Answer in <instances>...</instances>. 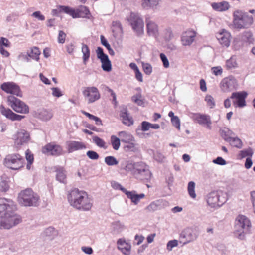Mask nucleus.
Masks as SVG:
<instances>
[{"label":"nucleus","mask_w":255,"mask_h":255,"mask_svg":"<svg viewBox=\"0 0 255 255\" xmlns=\"http://www.w3.org/2000/svg\"><path fill=\"white\" fill-rule=\"evenodd\" d=\"M16 206L14 202L5 198H0V228L9 229L19 224L22 220L14 213Z\"/></svg>","instance_id":"obj_1"},{"label":"nucleus","mask_w":255,"mask_h":255,"mask_svg":"<svg viewBox=\"0 0 255 255\" xmlns=\"http://www.w3.org/2000/svg\"><path fill=\"white\" fill-rule=\"evenodd\" d=\"M160 57L164 67L166 68H168L169 67V63L166 56L164 53H161Z\"/></svg>","instance_id":"obj_61"},{"label":"nucleus","mask_w":255,"mask_h":255,"mask_svg":"<svg viewBox=\"0 0 255 255\" xmlns=\"http://www.w3.org/2000/svg\"><path fill=\"white\" fill-rule=\"evenodd\" d=\"M233 16V27L238 30L248 28L253 22V18L252 16L240 10L235 11Z\"/></svg>","instance_id":"obj_4"},{"label":"nucleus","mask_w":255,"mask_h":255,"mask_svg":"<svg viewBox=\"0 0 255 255\" xmlns=\"http://www.w3.org/2000/svg\"><path fill=\"white\" fill-rule=\"evenodd\" d=\"M120 139L119 137H117L115 135H112L111 136V143L113 148L115 150H118L120 146Z\"/></svg>","instance_id":"obj_42"},{"label":"nucleus","mask_w":255,"mask_h":255,"mask_svg":"<svg viewBox=\"0 0 255 255\" xmlns=\"http://www.w3.org/2000/svg\"><path fill=\"white\" fill-rule=\"evenodd\" d=\"M82 94L87 103H92L100 98L98 89L95 87H87L82 91Z\"/></svg>","instance_id":"obj_13"},{"label":"nucleus","mask_w":255,"mask_h":255,"mask_svg":"<svg viewBox=\"0 0 255 255\" xmlns=\"http://www.w3.org/2000/svg\"><path fill=\"white\" fill-rule=\"evenodd\" d=\"M120 115L122 121V123L125 125L131 126L133 124V119L128 112L126 108H124L121 111Z\"/></svg>","instance_id":"obj_27"},{"label":"nucleus","mask_w":255,"mask_h":255,"mask_svg":"<svg viewBox=\"0 0 255 255\" xmlns=\"http://www.w3.org/2000/svg\"><path fill=\"white\" fill-rule=\"evenodd\" d=\"M178 244H179V240L174 239L169 241L167 244V250L169 251H172L173 248L178 246Z\"/></svg>","instance_id":"obj_51"},{"label":"nucleus","mask_w":255,"mask_h":255,"mask_svg":"<svg viewBox=\"0 0 255 255\" xmlns=\"http://www.w3.org/2000/svg\"><path fill=\"white\" fill-rule=\"evenodd\" d=\"M196 32L194 30H188L184 32L181 37L182 44L183 46H190L195 40Z\"/></svg>","instance_id":"obj_21"},{"label":"nucleus","mask_w":255,"mask_h":255,"mask_svg":"<svg viewBox=\"0 0 255 255\" xmlns=\"http://www.w3.org/2000/svg\"><path fill=\"white\" fill-rule=\"evenodd\" d=\"M227 200V193L222 190L210 193L207 196V202L213 208L219 207Z\"/></svg>","instance_id":"obj_7"},{"label":"nucleus","mask_w":255,"mask_h":255,"mask_svg":"<svg viewBox=\"0 0 255 255\" xmlns=\"http://www.w3.org/2000/svg\"><path fill=\"white\" fill-rule=\"evenodd\" d=\"M253 154V151L252 149L249 147L247 149H244L240 151L239 156L240 158L242 159L246 157H251Z\"/></svg>","instance_id":"obj_43"},{"label":"nucleus","mask_w":255,"mask_h":255,"mask_svg":"<svg viewBox=\"0 0 255 255\" xmlns=\"http://www.w3.org/2000/svg\"><path fill=\"white\" fill-rule=\"evenodd\" d=\"M12 139L14 140V145L17 148H19L28 143L30 139V135L26 130L20 129L13 135Z\"/></svg>","instance_id":"obj_14"},{"label":"nucleus","mask_w":255,"mask_h":255,"mask_svg":"<svg viewBox=\"0 0 255 255\" xmlns=\"http://www.w3.org/2000/svg\"><path fill=\"white\" fill-rule=\"evenodd\" d=\"M111 227L113 232L116 234L121 233L125 228L124 225L120 221L113 222Z\"/></svg>","instance_id":"obj_38"},{"label":"nucleus","mask_w":255,"mask_h":255,"mask_svg":"<svg viewBox=\"0 0 255 255\" xmlns=\"http://www.w3.org/2000/svg\"><path fill=\"white\" fill-rule=\"evenodd\" d=\"M92 140L93 142L98 147L104 149L107 148V147L106 145V142L102 139L97 136H95L92 137Z\"/></svg>","instance_id":"obj_44"},{"label":"nucleus","mask_w":255,"mask_h":255,"mask_svg":"<svg viewBox=\"0 0 255 255\" xmlns=\"http://www.w3.org/2000/svg\"><path fill=\"white\" fill-rule=\"evenodd\" d=\"M211 71L216 76L221 75L223 73V69L221 66L213 67L211 68Z\"/></svg>","instance_id":"obj_62"},{"label":"nucleus","mask_w":255,"mask_h":255,"mask_svg":"<svg viewBox=\"0 0 255 255\" xmlns=\"http://www.w3.org/2000/svg\"><path fill=\"white\" fill-rule=\"evenodd\" d=\"M225 67L228 70H232L239 67L237 57L236 55H232L226 61Z\"/></svg>","instance_id":"obj_31"},{"label":"nucleus","mask_w":255,"mask_h":255,"mask_svg":"<svg viewBox=\"0 0 255 255\" xmlns=\"http://www.w3.org/2000/svg\"><path fill=\"white\" fill-rule=\"evenodd\" d=\"M68 150L69 152L85 148V145L84 143L79 141H70L67 142Z\"/></svg>","instance_id":"obj_29"},{"label":"nucleus","mask_w":255,"mask_h":255,"mask_svg":"<svg viewBox=\"0 0 255 255\" xmlns=\"http://www.w3.org/2000/svg\"><path fill=\"white\" fill-rule=\"evenodd\" d=\"M1 88L7 93L15 95L20 97L22 96V93L19 87L14 82H4L1 85Z\"/></svg>","instance_id":"obj_18"},{"label":"nucleus","mask_w":255,"mask_h":255,"mask_svg":"<svg viewBox=\"0 0 255 255\" xmlns=\"http://www.w3.org/2000/svg\"><path fill=\"white\" fill-rule=\"evenodd\" d=\"M124 169L131 172L137 179L149 181L152 177V173L148 165L143 162L132 163L128 162L125 166L122 164Z\"/></svg>","instance_id":"obj_3"},{"label":"nucleus","mask_w":255,"mask_h":255,"mask_svg":"<svg viewBox=\"0 0 255 255\" xmlns=\"http://www.w3.org/2000/svg\"><path fill=\"white\" fill-rule=\"evenodd\" d=\"M165 202V201L162 199L156 200L152 202L147 207V209L150 211L157 210L159 209H160L162 207V205H164Z\"/></svg>","instance_id":"obj_35"},{"label":"nucleus","mask_w":255,"mask_h":255,"mask_svg":"<svg viewBox=\"0 0 255 255\" xmlns=\"http://www.w3.org/2000/svg\"><path fill=\"white\" fill-rule=\"evenodd\" d=\"M53 117V114L50 111L42 109L38 112V117L43 121H48Z\"/></svg>","instance_id":"obj_33"},{"label":"nucleus","mask_w":255,"mask_h":255,"mask_svg":"<svg viewBox=\"0 0 255 255\" xmlns=\"http://www.w3.org/2000/svg\"><path fill=\"white\" fill-rule=\"evenodd\" d=\"M0 112L3 116L12 121H21L25 117L24 116L14 113L10 109L4 107L2 105L0 106Z\"/></svg>","instance_id":"obj_22"},{"label":"nucleus","mask_w":255,"mask_h":255,"mask_svg":"<svg viewBox=\"0 0 255 255\" xmlns=\"http://www.w3.org/2000/svg\"><path fill=\"white\" fill-rule=\"evenodd\" d=\"M29 57L38 61L39 59L40 51L37 47H33L31 48L30 51L28 52Z\"/></svg>","instance_id":"obj_39"},{"label":"nucleus","mask_w":255,"mask_h":255,"mask_svg":"<svg viewBox=\"0 0 255 255\" xmlns=\"http://www.w3.org/2000/svg\"><path fill=\"white\" fill-rule=\"evenodd\" d=\"M129 67L131 69L134 70L135 75L136 79L139 82L143 81L142 74L140 71L137 65L135 63H131L129 64Z\"/></svg>","instance_id":"obj_37"},{"label":"nucleus","mask_w":255,"mask_h":255,"mask_svg":"<svg viewBox=\"0 0 255 255\" xmlns=\"http://www.w3.org/2000/svg\"><path fill=\"white\" fill-rule=\"evenodd\" d=\"M118 135L122 142L129 144V145L126 146V148L131 149L134 147L133 143L134 141V138L131 133L125 131H122L119 132Z\"/></svg>","instance_id":"obj_23"},{"label":"nucleus","mask_w":255,"mask_h":255,"mask_svg":"<svg viewBox=\"0 0 255 255\" xmlns=\"http://www.w3.org/2000/svg\"><path fill=\"white\" fill-rule=\"evenodd\" d=\"M43 153L47 155L59 156L62 154V147L54 142L47 144L42 149Z\"/></svg>","instance_id":"obj_15"},{"label":"nucleus","mask_w":255,"mask_h":255,"mask_svg":"<svg viewBox=\"0 0 255 255\" xmlns=\"http://www.w3.org/2000/svg\"><path fill=\"white\" fill-rule=\"evenodd\" d=\"M87 156L92 160H97L99 157V154L95 151L89 150L86 153Z\"/></svg>","instance_id":"obj_55"},{"label":"nucleus","mask_w":255,"mask_h":255,"mask_svg":"<svg viewBox=\"0 0 255 255\" xmlns=\"http://www.w3.org/2000/svg\"><path fill=\"white\" fill-rule=\"evenodd\" d=\"M132 100L139 106H141L143 104V102L141 99V96L140 94H137L133 96L132 97Z\"/></svg>","instance_id":"obj_54"},{"label":"nucleus","mask_w":255,"mask_h":255,"mask_svg":"<svg viewBox=\"0 0 255 255\" xmlns=\"http://www.w3.org/2000/svg\"><path fill=\"white\" fill-rule=\"evenodd\" d=\"M247 95L248 94L245 91L233 92L231 96V99L232 100L234 107L239 108L245 107L246 105L245 99Z\"/></svg>","instance_id":"obj_16"},{"label":"nucleus","mask_w":255,"mask_h":255,"mask_svg":"<svg viewBox=\"0 0 255 255\" xmlns=\"http://www.w3.org/2000/svg\"><path fill=\"white\" fill-rule=\"evenodd\" d=\"M213 162L216 164L224 165L226 164V161L221 157H218L213 160Z\"/></svg>","instance_id":"obj_64"},{"label":"nucleus","mask_w":255,"mask_h":255,"mask_svg":"<svg viewBox=\"0 0 255 255\" xmlns=\"http://www.w3.org/2000/svg\"><path fill=\"white\" fill-rule=\"evenodd\" d=\"M112 187L115 189H119L121 190L123 193L126 194V192L125 191H128L126 189L124 188L119 183L113 181L111 183Z\"/></svg>","instance_id":"obj_56"},{"label":"nucleus","mask_w":255,"mask_h":255,"mask_svg":"<svg viewBox=\"0 0 255 255\" xmlns=\"http://www.w3.org/2000/svg\"><path fill=\"white\" fill-rule=\"evenodd\" d=\"M160 0H142V5L144 8H153L158 4Z\"/></svg>","instance_id":"obj_36"},{"label":"nucleus","mask_w":255,"mask_h":255,"mask_svg":"<svg viewBox=\"0 0 255 255\" xmlns=\"http://www.w3.org/2000/svg\"><path fill=\"white\" fill-rule=\"evenodd\" d=\"M117 248L124 255H130L131 246L130 243L126 241L124 238L118 240Z\"/></svg>","instance_id":"obj_24"},{"label":"nucleus","mask_w":255,"mask_h":255,"mask_svg":"<svg viewBox=\"0 0 255 255\" xmlns=\"http://www.w3.org/2000/svg\"><path fill=\"white\" fill-rule=\"evenodd\" d=\"M105 162L108 166L116 165L118 164V161L112 156H108L105 158Z\"/></svg>","instance_id":"obj_47"},{"label":"nucleus","mask_w":255,"mask_h":255,"mask_svg":"<svg viewBox=\"0 0 255 255\" xmlns=\"http://www.w3.org/2000/svg\"><path fill=\"white\" fill-rule=\"evenodd\" d=\"M82 52L83 53V62L84 64H86L90 57V52L88 46L84 43H82Z\"/></svg>","instance_id":"obj_41"},{"label":"nucleus","mask_w":255,"mask_h":255,"mask_svg":"<svg viewBox=\"0 0 255 255\" xmlns=\"http://www.w3.org/2000/svg\"><path fill=\"white\" fill-rule=\"evenodd\" d=\"M60 11L70 15L73 18H89L88 15H90V11L85 6H80L76 9L69 6H60Z\"/></svg>","instance_id":"obj_9"},{"label":"nucleus","mask_w":255,"mask_h":255,"mask_svg":"<svg viewBox=\"0 0 255 255\" xmlns=\"http://www.w3.org/2000/svg\"><path fill=\"white\" fill-rule=\"evenodd\" d=\"M3 46H5L6 47H9L10 46V42L7 38L4 37H0V47H3Z\"/></svg>","instance_id":"obj_60"},{"label":"nucleus","mask_w":255,"mask_h":255,"mask_svg":"<svg viewBox=\"0 0 255 255\" xmlns=\"http://www.w3.org/2000/svg\"><path fill=\"white\" fill-rule=\"evenodd\" d=\"M240 39L243 42L252 43L254 41L253 34L250 31H245L239 36Z\"/></svg>","instance_id":"obj_34"},{"label":"nucleus","mask_w":255,"mask_h":255,"mask_svg":"<svg viewBox=\"0 0 255 255\" xmlns=\"http://www.w3.org/2000/svg\"><path fill=\"white\" fill-rule=\"evenodd\" d=\"M142 68L144 73L147 75H150L152 72V66L147 63H142Z\"/></svg>","instance_id":"obj_52"},{"label":"nucleus","mask_w":255,"mask_h":255,"mask_svg":"<svg viewBox=\"0 0 255 255\" xmlns=\"http://www.w3.org/2000/svg\"><path fill=\"white\" fill-rule=\"evenodd\" d=\"M171 121L172 125L175 127L178 130L180 129V119L177 116L171 119Z\"/></svg>","instance_id":"obj_58"},{"label":"nucleus","mask_w":255,"mask_h":255,"mask_svg":"<svg viewBox=\"0 0 255 255\" xmlns=\"http://www.w3.org/2000/svg\"><path fill=\"white\" fill-rule=\"evenodd\" d=\"M31 16L40 21H44L45 19V16L41 14L40 11H37L33 12Z\"/></svg>","instance_id":"obj_59"},{"label":"nucleus","mask_w":255,"mask_h":255,"mask_svg":"<svg viewBox=\"0 0 255 255\" xmlns=\"http://www.w3.org/2000/svg\"><path fill=\"white\" fill-rule=\"evenodd\" d=\"M66 36V34L63 31H59L58 37V42L59 43H64L65 41Z\"/></svg>","instance_id":"obj_63"},{"label":"nucleus","mask_w":255,"mask_h":255,"mask_svg":"<svg viewBox=\"0 0 255 255\" xmlns=\"http://www.w3.org/2000/svg\"><path fill=\"white\" fill-rule=\"evenodd\" d=\"M222 138L227 142H228L233 137V132L228 128H224L221 131Z\"/></svg>","instance_id":"obj_40"},{"label":"nucleus","mask_w":255,"mask_h":255,"mask_svg":"<svg viewBox=\"0 0 255 255\" xmlns=\"http://www.w3.org/2000/svg\"><path fill=\"white\" fill-rule=\"evenodd\" d=\"M24 159L18 154H9L4 159L5 165L12 170H18L22 167Z\"/></svg>","instance_id":"obj_10"},{"label":"nucleus","mask_w":255,"mask_h":255,"mask_svg":"<svg viewBox=\"0 0 255 255\" xmlns=\"http://www.w3.org/2000/svg\"><path fill=\"white\" fill-rule=\"evenodd\" d=\"M212 8L218 12H224L228 10L230 8L228 2L223 1L220 2H213L211 4Z\"/></svg>","instance_id":"obj_30"},{"label":"nucleus","mask_w":255,"mask_h":255,"mask_svg":"<svg viewBox=\"0 0 255 255\" xmlns=\"http://www.w3.org/2000/svg\"><path fill=\"white\" fill-rule=\"evenodd\" d=\"M192 118L199 124L206 126V128L209 129L212 128V122L210 117L209 115L196 113L193 114Z\"/></svg>","instance_id":"obj_20"},{"label":"nucleus","mask_w":255,"mask_h":255,"mask_svg":"<svg viewBox=\"0 0 255 255\" xmlns=\"http://www.w3.org/2000/svg\"><path fill=\"white\" fill-rule=\"evenodd\" d=\"M82 113H83V114L84 115L86 116L90 119H91L92 120H93V121H95V124L97 125L100 126V125H102V121L98 117H96V116H95L94 115H92V114H90V113H88L87 112H85V111H83Z\"/></svg>","instance_id":"obj_49"},{"label":"nucleus","mask_w":255,"mask_h":255,"mask_svg":"<svg viewBox=\"0 0 255 255\" xmlns=\"http://www.w3.org/2000/svg\"><path fill=\"white\" fill-rule=\"evenodd\" d=\"M26 159L28 162L26 166V168L28 170H29L31 168V165L32 164L34 160L33 154L30 152L29 150L28 149L25 152Z\"/></svg>","instance_id":"obj_48"},{"label":"nucleus","mask_w":255,"mask_h":255,"mask_svg":"<svg viewBox=\"0 0 255 255\" xmlns=\"http://www.w3.org/2000/svg\"><path fill=\"white\" fill-rule=\"evenodd\" d=\"M67 199L71 206L79 210L88 211L93 206L92 199L87 193L77 188L69 191Z\"/></svg>","instance_id":"obj_2"},{"label":"nucleus","mask_w":255,"mask_h":255,"mask_svg":"<svg viewBox=\"0 0 255 255\" xmlns=\"http://www.w3.org/2000/svg\"><path fill=\"white\" fill-rule=\"evenodd\" d=\"M154 159L158 162H163L165 159L164 156L161 153L156 151L153 154Z\"/></svg>","instance_id":"obj_53"},{"label":"nucleus","mask_w":255,"mask_h":255,"mask_svg":"<svg viewBox=\"0 0 255 255\" xmlns=\"http://www.w3.org/2000/svg\"><path fill=\"white\" fill-rule=\"evenodd\" d=\"M251 227L250 220L243 215H238L235 220V227L236 229L248 230Z\"/></svg>","instance_id":"obj_19"},{"label":"nucleus","mask_w":255,"mask_h":255,"mask_svg":"<svg viewBox=\"0 0 255 255\" xmlns=\"http://www.w3.org/2000/svg\"><path fill=\"white\" fill-rule=\"evenodd\" d=\"M56 172V178L57 181L64 184L66 183V174L63 168L60 167H55Z\"/></svg>","instance_id":"obj_32"},{"label":"nucleus","mask_w":255,"mask_h":255,"mask_svg":"<svg viewBox=\"0 0 255 255\" xmlns=\"http://www.w3.org/2000/svg\"><path fill=\"white\" fill-rule=\"evenodd\" d=\"M7 104L16 112L21 114H27L29 113V109L28 106L13 96L7 97Z\"/></svg>","instance_id":"obj_11"},{"label":"nucleus","mask_w":255,"mask_h":255,"mask_svg":"<svg viewBox=\"0 0 255 255\" xmlns=\"http://www.w3.org/2000/svg\"><path fill=\"white\" fill-rule=\"evenodd\" d=\"M216 37L221 45L228 47L230 44L231 34L225 29H222L216 35Z\"/></svg>","instance_id":"obj_25"},{"label":"nucleus","mask_w":255,"mask_h":255,"mask_svg":"<svg viewBox=\"0 0 255 255\" xmlns=\"http://www.w3.org/2000/svg\"><path fill=\"white\" fill-rule=\"evenodd\" d=\"M195 183L193 181H190L188 184V192L190 196L195 198L196 195L195 192Z\"/></svg>","instance_id":"obj_45"},{"label":"nucleus","mask_w":255,"mask_h":255,"mask_svg":"<svg viewBox=\"0 0 255 255\" xmlns=\"http://www.w3.org/2000/svg\"><path fill=\"white\" fill-rule=\"evenodd\" d=\"M221 90L224 92L232 91L238 87V83L236 79L233 76H229L224 78L220 83Z\"/></svg>","instance_id":"obj_12"},{"label":"nucleus","mask_w":255,"mask_h":255,"mask_svg":"<svg viewBox=\"0 0 255 255\" xmlns=\"http://www.w3.org/2000/svg\"><path fill=\"white\" fill-rule=\"evenodd\" d=\"M128 21L132 29L137 36H142L144 34V21L138 13L131 12Z\"/></svg>","instance_id":"obj_8"},{"label":"nucleus","mask_w":255,"mask_h":255,"mask_svg":"<svg viewBox=\"0 0 255 255\" xmlns=\"http://www.w3.org/2000/svg\"><path fill=\"white\" fill-rule=\"evenodd\" d=\"M126 192V195L127 197L130 199L134 205H137L140 200L145 197L144 193L139 194H137L136 192L134 190L132 191H125Z\"/></svg>","instance_id":"obj_28"},{"label":"nucleus","mask_w":255,"mask_h":255,"mask_svg":"<svg viewBox=\"0 0 255 255\" xmlns=\"http://www.w3.org/2000/svg\"><path fill=\"white\" fill-rule=\"evenodd\" d=\"M205 100L207 103L208 106L212 108L215 106L214 99L211 95H207L205 97Z\"/></svg>","instance_id":"obj_57"},{"label":"nucleus","mask_w":255,"mask_h":255,"mask_svg":"<svg viewBox=\"0 0 255 255\" xmlns=\"http://www.w3.org/2000/svg\"><path fill=\"white\" fill-rule=\"evenodd\" d=\"M198 230L193 227H186L183 229L179 234V242L181 247L195 241L198 238Z\"/></svg>","instance_id":"obj_6"},{"label":"nucleus","mask_w":255,"mask_h":255,"mask_svg":"<svg viewBox=\"0 0 255 255\" xmlns=\"http://www.w3.org/2000/svg\"><path fill=\"white\" fill-rule=\"evenodd\" d=\"M249 230H241V229H236L235 234V236L241 240H243L245 238V235L249 232Z\"/></svg>","instance_id":"obj_50"},{"label":"nucleus","mask_w":255,"mask_h":255,"mask_svg":"<svg viewBox=\"0 0 255 255\" xmlns=\"http://www.w3.org/2000/svg\"><path fill=\"white\" fill-rule=\"evenodd\" d=\"M39 200L38 195L29 188L22 191L18 195L19 203L24 206H36Z\"/></svg>","instance_id":"obj_5"},{"label":"nucleus","mask_w":255,"mask_h":255,"mask_svg":"<svg viewBox=\"0 0 255 255\" xmlns=\"http://www.w3.org/2000/svg\"><path fill=\"white\" fill-rule=\"evenodd\" d=\"M228 142H229L232 146L238 148H241L242 145V141L237 137H232Z\"/></svg>","instance_id":"obj_46"},{"label":"nucleus","mask_w":255,"mask_h":255,"mask_svg":"<svg viewBox=\"0 0 255 255\" xmlns=\"http://www.w3.org/2000/svg\"><path fill=\"white\" fill-rule=\"evenodd\" d=\"M147 34L151 36L157 37L158 35V27L156 23L152 21L146 20Z\"/></svg>","instance_id":"obj_26"},{"label":"nucleus","mask_w":255,"mask_h":255,"mask_svg":"<svg viewBox=\"0 0 255 255\" xmlns=\"http://www.w3.org/2000/svg\"><path fill=\"white\" fill-rule=\"evenodd\" d=\"M97 58L99 59L102 63V68L105 71L109 72L112 69V65L108 55L103 52V49L98 47L96 51Z\"/></svg>","instance_id":"obj_17"}]
</instances>
